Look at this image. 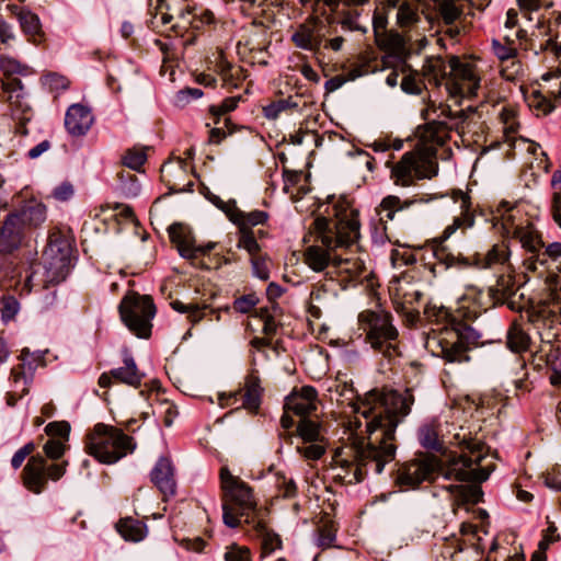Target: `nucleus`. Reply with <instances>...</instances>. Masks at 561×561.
Segmentation results:
<instances>
[{
  "instance_id": "1",
  "label": "nucleus",
  "mask_w": 561,
  "mask_h": 561,
  "mask_svg": "<svg viewBox=\"0 0 561 561\" xmlns=\"http://www.w3.org/2000/svg\"><path fill=\"white\" fill-rule=\"evenodd\" d=\"M413 402L410 390L404 393L387 389L367 392L356 409V413L366 420V438H354L334 449L331 465L341 470L335 479L354 484L363 481L369 469L381 473L385 466L396 459V430L410 413Z\"/></svg>"
},
{
  "instance_id": "2",
  "label": "nucleus",
  "mask_w": 561,
  "mask_h": 561,
  "mask_svg": "<svg viewBox=\"0 0 561 561\" xmlns=\"http://www.w3.org/2000/svg\"><path fill=\"white\" fill-rule=\"evenodd\" d=\"M454 444L461 450H468L469 455L451 456L443 466L436 455L419 454L415 458L398 466L394 484L401 490H415L423 482H433L438 472L447 479L457 481H486L495 466H482L490 448L484 442L480 422L478 420L466 421L455 433Z\"/></svg>"
},
{
  "instance_id": "3",
  "label": "nucleus",
  "mask_w": 561,
  "mask_h": 561,
  "mask_svg": "<svg viewBox=\"0 0 561 561\" xmlns=\"http://www.w3.org/2000/svg\"><path fill=\"white\" fill-rule=\"evenodd\" d=\"M332 211L328 217L319 216L311 225L313 243L301 252L306 266L314 273H325L332 268L337 249H347L360 238L359 211L345 196L330 197Z\"/></svg>"
},
{
  "instance_id": "4",
  "label": "nucleus",
  "mask_w": 561,
  "mask_h": 561,
  "mask_svg": "<svg viewBox=\"0 0 561 561\" xmlns=\"http://www.w3.org/2000/svg\"><path fill=\"white\" fill-rule=\"evenodd\" d=\"M424 316L431 323L442 325L432 330L425 341V347L447 363H461L469 359V345L477 339L474 330L462 319L459 307L451 310L444 306L428 304Z\"/></svg>"
},
{
  "instance_id": "5",
  "label": "nucleus",
  "mask_w": 561,
  "mask_h": 561,
  "mask_svg": "<svg viewBox=\"0 0 561 561\" xmlns=\"http://www.w3.org/2000/svg\"><path fill=\"white\" fill-rule=\"evenodd\" d=\"M75 252V238L71 231L53 228L42 262L32 265L24 288L30 293L33 288L46 289L64 282L72 266Z\"/></svg>"
},
{
  "instance_id": "6",
  "label": "nucleus",
  "mask_w": 561,
  "mask_h": 561,
  "mask_svg": "<svg viewBox=\"0 0 561 561\" xmlns=\"http://www.w3.org/2000/svg\"><path fill=\"white\" fill-rule=\"evenodd\" d=\"M224 523L229 527H238L241 518L251 524L256 518L257 502L253 489L240 477L233 476L228 467L219 471Z\"/></svg>"
},
{
  "instance_id": "7",
  "label": "nucleus",
  "mask_w": 561,
  "mask_h": 561,
  "mask_svg": "<svg viewBox=\"0 0 561 561\" xmlns=\"http://www.w3.org/2000/svg\"><path fill=\"white\" fill-rule=\"evenodd\" d=\"M46 220V207L31 203L12 211L0 224V256L11 255L26 247L33 232Z\"/></svg>"
},
{
  "instance_id": "8",
  "label": "nucleus",
  "mask_w": 561,
  "mask_h": 561,
  "mask_svg": "<svg viewBox=\"0 0 561 561\" xmlns=\"http://www.w3.org/2000/svg\"><path fill=\"white\" fill-rule=\"evenodd\" d=\"M84 451L103 465H113L131 454L134 438L119 427L98 423L84 436Z\"/></svg>"
},
{
  "instance_id": "9",
  "label": "nucleus",
  "mask_w": 561,
  "mask_h": 561,
  "mask_svg": "<svg viewBox=\"0 0 561 561\" xmlns=\"http://www.w3.org/2000/svg\"><path fill=\"white\" fill-rule=\"evenodd\" d=\"M357 324L358 330L365 334V342L374 351L388 357L397 353L399 331L391 312L383 309H365L358 313Z\"/></svg>"
},
{
  "instance_id": "10",
  "label": "nucleus",
  "mask_w": 561,
  "mask_h": 561,
  "mask_svg": "<svg viewBox=\"0 0 561 561\" xmlns=\"http://www.w3.org/2000/svg\"><path fill=\"white\" fill-rule=\"evenodd\" d=\"M194 11L188 0H148L152 25L168 37H183L192 27Z\"/></svg>"
},
{
  "instance_id": "11",
  "label": "nucleus",
  "mask_w": 561,
  "mask_h": 561,
  "mask_svg": "<svg viewBox=\"0 0 561 561\" xmlns=\"http://www.w3.org/2000/svg\"><path fill=\"white\" fill-rule=\"evenodd\" d=\"M332 24L324 22L319 14H309L304 22L293 28L290 42L297 48L319 54L320 50L328 49L340 51L343 48L345 38L342 35H333Z\"/></svg>"
},
{
  "instance_id": "12",
  "label": "nucleus",
  "mask_w": 561,
  "mask_h": 561,
  "mask_svg": "<svg viewBox=\"0 0 561 561\" xmlns=\"http://www.w3.org/2000/svg\"><path fill=\"white\" fill-rule=\"evenodd\" d=\"M451 198L455 203L459 204L460 215L455 216L453 224L448 225L440 237L442 241L434 248V256L439 263L446 267L472 266L471 256H465L461 253L454 254L443 244V241L448 239L457 230H467L474 225V211L472 209V201L468 193L461 190H453Z\"/></svg>"
},
{
  "instance_id": "13",
  "label": "nucleus",
  "mask_w": 561,
  "mask_h": 561,
  "mask_svg": "<svg viewBox=\"0 0 561 561\" xmlns=\"http://www.w3.org/2000/svg\"><path fill=\"white\" fill-rule=\"evenodd\" d=\"M390 169V179L400 187L416 185L419 181L432 179L437 174V163L434 161V152L420 150L416 147L405 152L399 161L387 162Z\"/></svg>"
},
{
  "instance_id": "14",
  "label": "nucleus",
  "mask_w": 561,
  "mask_h": 561,
  "mask_svg": "<svg viewBox=\"0 0 561 561\" xmlns=\"http://www.w3.org/2000/svg\"><path fill=\"white\" fill-rule=\"evenodd\" d=\"M169 238L180 254L187 259L191 264L198 268L213 270L219 268L227 263L220 255H211V251L216 248L215 242H208L205 245H195L191 230L183 224L175 222L168 229Z\"/></svg>"
},
{
  "instance_id": "15",
  "label": "nucleus",
  "mask_w": 561,
  "mask_h": 561,
  "mask_svg": "<svg viewBox=\"0 0 561 561\" xmlns=\"http://www.w3.org/2000/svg\"><path fill=\"white\" fill-rule=\"evenodd\" d=\"M119 314L123 323L140 339L151 335L152 319L156 314L153 299L149 295L128 291L121 300Z\"/></svg>"
},
{
  "instance_id": "16",
  "label": "nucleus",
  "mask_w": 561,
  "mask_h": 561,
  "mask_svg": "<svg viewBox=\"0 0 561 561\" xmlns=\"http://www.w3.org/2000/svg\"><path fill=\"white\" fill-rule=\"evenodd\" d=\"M527 321L540 336L542 343L550 344L558 336L561 324V297L549 293L546 298L530 301L526 309Z\"/></svg>"
},
{
  "instance_id": "17",
  "label": "nucleus",
  "mask_w": 561,
  "mask_h": 561,
  "mask_svg": "<svg viewBox=\"0 0 561 561\" xmlns=\"http://www.w3.org/2000/svg\"><path fill=\"white\" fill-rule=\"evenodd\" d=\"M446 88L454 96L472 98L480 88L481 77L476 64L455 55L448 56Z\"/></svg>"
},
{
  "instance_id": "18",
  "label": "nucleus",
  "mask_w": 561,
  "mask_h": 561,
  "mask_svg": "<svg viewBox=\"0 0 561 561\" xmlns=\"http://www.w3.org/2000/svg\"><path fill=\"white\" fill-rule=\"evenodd\" d=\"M0 102L8 103L12 117L16 123V133L26 135V124L33 117V108L28 102V93L20 78H2Z\"/></svg>"
},
{
  "instance_id": "19",
  "label": "nucleus",
  "mask_w": 561,
  "mask_h": 561,
  "mask_svg": "<svg viewBox=\"0 0 561 561\" xmlns=\"http://www.w3.org/2000/svg\"><path fill=\"white\" fill-rule=\"evenodd\" d=\"M67 465V461L48 465L43 456H31L21 473L22 483L30 492L39 494L48 480L58 481L66 473Z\"/></svg>"
},
{
  "instance_id": "20",
  "label": "nucleus",
  "mask_w": 561,
  "mask_h": 561,
  "mask_svg": "<svg viewBox=\"0 0 561 561\" xmlns=\"http://www.w3.org/2000/svg\"><path fill=\"white\" fill-rule=\"evenodd\" d=\"M241 100V95L229 96L219 104L209 106L208 113L215 125L209 131V142L218 145L225 138L233 136L236 133L250 136L253 134L251 128L234 124L229 116V114L238 107Z\"/></svg>"
},
{
  "instance_id": "21",
  "label": "nucleus",
  "mask_w": 561,
  "mask_h": 561,
  "mask_svg": "<svg viewBox=\"0 0 561 561\" xmlns=\"http://www.w3.org/2000/svg\"><path fill=\"white\" fill-rule=\"evenodd\" d=\"M185 154V158H170L160 169V179L172 193L190 191L194 185L191 149Z\"/></svg>"
},
{
  "instance_id": "22",
  "label": "nucleus",
  "mask_w": 561,
  "mask_h": 561,
  "mask_svg": "<svg viewBox=\"0 0 561 561\" xmlns=\"http://www.w3.org/2000/svg\"><path fill=\"white\" fill-rule=\"evenodd\" d=\"M207 198L233 222L239 229V237L250 236L253 233V227L264 226L267 224L270 215L263 210H253L250 213L242 211L234 199L222 201L215 194H208Z\"/></svg>"
},
{
  "instance_id": "23",
  "label": "nucleus",
  "mask_w": 561,
  "mask_h": 561,
  "mask_svg": "<svg viewBox=\"0 0 561 561\" xmlns=\"http://www.w3.org/2000/svg\"><path fill=\"white\" fill-rule=\"evenodd\" d=\"M561 68H558L556 72H547L541 77L543 82H550L552 79L556 82L546 85L539 84L538 89H534L526 100L529 108L536 114V116H546L550 114L557 106V102L561 100Z\"/></svg>"
},
{
  "instance_id": "24",
  "label": "nucleus",
  "mask_w": 561,
  "mask_h": 561,
  "mask_svg": "<svg viewBox=\"0 0 561 561\" xmlns=\"http://www.w3.org/2000/svg\"><path fill=\"white\" fill-rule=\"evenodd\" d=\"M517 290L515 271L513 266H506L496 276L495 284L489 287L491 306L506 305L512 311H522L525 306L520 299H516Z\"/></svg>"
},
{
  "instance_id": "25",
  "label": "nucleus",
  "mask_w": 561,
  "mask_h": 561,
  "mask_svg": "<svg viewBox=\"0 0 561 561\" xmlns=\"http://www.w3.org/2000/svg\"><path fill=\"white\" fill-rule=\"evenodd\" d=\"M365 272L366 266L360 257H342L337 254L332 268L327 272V279L335 280L342 289H347L360 284Z\"/></svg>"
},
{
  "instance_id": "26",
  "label": "nucleus",
  "mask_w": 561,
  "mask_h": 561,
  "mask_svg": "<svg viewBox=\"0 0 561 561\" xmlns=\"http://www.w3.org/2000/svg\"><path fill=\"white\" fill-rule=\"evenodd\" d=\"M512 237L520 243L528 256L524 260L523 265L528 272L537 271L536 255L540 254L545 248L541 232L533 225L517 226Z\"/></svg>"
},
{
  "instance_id": "27",
  "label": "nucleus",
  "mask_w": 561,
  "mask_h": 561,
  "mask_svg": "<svg viewBox=\"0 0 561 561\" xmlns=\"http://www.w3.org/2000/svg\"><path fill=\"white\" fill-rule=\"evenodd\" d=\"M243 392V407L249 410H257L260 405L263 389L261 380L254 373L249 374L244 380L243 389H239L229 393H219L218 401L221 407H228L230 403H236L238 397Z\"/></svg>"
},
{
  "instance_id": "28",
  "label": "nucleus",
  "mask_w": 561,
  "mask_h": 561,
  "mask_svg": "<svg viewBox=\"0 0 561 561\" xmlns=\"http://www.w3.org/2000/svg\"><path fill=\"white\" fill-rule=\"evenodd\" d=\"M450 130L451 128L444 122H428L419 127V142L415 147L420 150L433 151L434 161H436L437 148L447 142Z\"/></svg>"
},
{
  "instance_id": "29",
  "label": "nucleus",
  "mask_w": 561,
  "mask_h": 561,
  "mask_svg": "<svg viewBox=\"0 0 561 561\" xmlns=\"http://www.w3.org/2000/svg\"><path fill=\"white\" fill-rule=\"evenodd\" d=\"M427 201L428 198H426L425 194H415L405 199H401L397 195L385 196L376 207V213L379 216V222L382 226L383 231H387V224L392 221L398 213L408 209L415 204L425 203Z\"/></svg>"
},
{
  "instance_id": "30",
  "label": "nucleus",
  "mask_w": 561,
  "mask_h": 561,
  "mask_svg": "<svg viewBox=\"0 0 561 561\" xmlns=\"http://www.w3.org/2000/svg\"><path fill=\"white\" fill-rule=\"evenodd\" d=\"M251 524L252 527L248 531L250 537L259 542L260 559H264L282 549L283 540L280 536L265 520L254 519Z\"/></svg>"
},
{
  "instance_id": "31",
  "label": "nucleus",
  "mask_w": 561,
  "mask_h": 561,
  "mask_svg": "<svg viewBox=\"0 0 561 561\" xmlns=\"http://www.w3.org/2000/svg\"><path fill=\"white\" fill-rule=\"evenodd\" d=\"M317 390L311 386H304L299 391L290 393L285 401L287 412L302 417L309 416L317 410Z\"/></svg>"
},
{
  "instance_id": "32",
  "label": "nucleus",
  "mask_w": 561,
  "mask_h": 561,
  "mask_svg": "<svg viewBox=\"0 0 561 561\" xmlns=\"http://www.w3.org/2000/svg\"><path fill=\"white\" fill-rule=\"evenodd\" d=\"M142 374L138 370L136 363L133 358L128 357L124 360V366L112 369L108 373H103L98 380L102 388H108L112 380L129 385L131 387H139L141 385Z\"/></svg>"
},
{
  "instance_id": "33",
  "label": "nucleus",
  "mask_w": 561,
  "mask_h": 561,
  "mask_svg": "<svg viewBox=\"0 0 561 561\" xmlns=\"http://www.w3.org/2000/svg\"><path fill=\"white\" fill-rule=\"evenodd\" d=\"M511 250L505 241L493 244L485 254L476 253L471 256L472 266L478 268H495L505 270L512 266L510 263Z\"/></svg>"
},
{
  "instance_id": "34",
  "label": "nucleus",
  "mask_w": 561,
  "mask_h": 561,
  "mask_svg": "<svg viewBox=\"0 0 561 561\" xmlns=\"http://www.w3.org/2000/svg\"><path fill=\"white\" fill-rule=\"evenodd\" d=\"M484 294L481 289L476 287H469L466 294L459 299L458 307L463 316L462 319L467 325L471 327V323L491 306L486 305L484 300Z\"/></svg>"
},
{
  "instance_id": "35",
  "label": "nucleus",
  "mask_w": 561,
  "mask_h": 561,
  "mask_svg": "<svg viewBox=\"0 0 561 561\" xmlns=\"http://www.w3.org/2000/svg\"><path fill=\"white\" fill-rule=\"evenodd\" d=\"M238 248L244 249L249 253L255 275L262 280H267L270 277L267 259L256 242L254 232L250 236L239 237Z\"/></svg>"
},
{
  "instance_id": "36",
  "label": "nucleus",
  "mask_w": 561,
  "mask_h": 561,
  "mask_svg": "<svg viewBox=\"0 0 561 561\" xmlns=\"http://www.w3.org/2000/svg\"><path fill=\"white\" fill-rule=\"evenodd\" d=\"M94 117L91 110L82 104H72L65 117V126L69 134L73 136L84 135L92 126Z\"/></svg>"
},
{
  "instance_id": "37",
  "label": "nucleus",
  "mask_w": 561,
  "mask_h": 561,
  "mask_svg": "<svg viewBox=\"0 0 561 561\" xmlns=\"http://www.w3.org/2000/svg\"><path fill=\"white\" fill-rule=\"evenodd\" d=\"M151 481L162 494H174V469L169 458L162 457L158 460L151 472Z\"/></svg>"
},
{
  "instance_id": "38",
  "label": "nucleus",
  "mask_w": 561,
  "mask_h": 561,
  "mask_svg": "<svg viewBox=\"0 0 561 561\" xmlns=\"http://www.w3.org/2000/svg\"><path fill=\"white\" fill-rule=\"evenodd\" d=\"M215 71L220 77L222 87L227 89L239 88L247 79V70L241 66L232 65L222 57L216 62Z\"/></svg>"
},
{
  "instance_id": "39",
  "label": "nucleus",
  "mask_w": 561,
  "mask_h": 561,
  "mask_svg": "<svg viewBox=\"0 0 561 561\" xmlns=\"http://www.w3.org/2000/svg\"><path fill=\"white\" fill-rule=\"evenodd\" d=\"M449 66L440 56H432L426 59L422 67V76L428 83L438 87L443 81H447Z\"/></svg>"
},
{
  "instance_id": "40",
  "label": "nucleus",
  "mask_w": 561,
  "mask_h": 561,
  "mask_svg": "<svg viewBox=\"0 0 561 561\" xmlns=\"http://www.w3.org/2000/svg\"><path fill=\"white\" fill-rule=\"evenodd\" d=\"M20 26L27 42L36 46H46V34L39 18L35 13L30 11L27 14L21 16Z\"/></svg>"
},
{
  "instance_id": "41",
  "label": "nucleus",
  "mask_w": 561,
  "mask_h": 561,
  "mask_svg": "<svg viewBox=\"0 0 561 561\" xmlns=\"http://www.w3.org/2000/svg\"><path fill=\"white\" fill-rule=\"evenodd\" d=\"M474 484H459L448 486V491L455 494L454 505L457 507L468 504L476 505L482 501L483 491L478 484L479 482L471 481Z\"/></svg>"
},
{
  "instance_id": "42",
  "label": "nucleus",
  "mask_w": 561,
  "mask_h": 561,
  "mask_svg": "<svg viewBox=\"0 0 561 561\" xmlns=\"http://www.w3.org/2000/svg\"><path fill=\"white\" fill-rule=\"evenodd\" d=\"M170 306L172 307L173 310L186 314V319L193 325L199 323L207 316V312H215L206 304H185L179 299L172 300L170 302Z\"/></svg>"
},
{
  "instance_id": "43",
  "label": "nucleus",
  "mask_w": 561,
  "mask_h": 561,
  "mask_svg": "<svg viewBox=\"0 0 561 561\" xmlns=\"http://www.w3.org/2000/svg\"><path fill=\"white\" fill-rule=\"evenodd\" d=\"M500 121L503 124V133L506 142H508L511 148L515 149L516 141L519 138L517 137V133L520 127L516 110L511 106H504L500 113Z\"/></svg>"
},
{
  "instance_id": "44",
  "label": "nucleus",
  "mask_w": 561,
  "mask_h": 561,
  "mask_svg": "<svg viewBox=\"0 0 561 561\" xmlns=\"http://www.w3.org/2000/svg\"><path fill=\"white\" fill-rule=\"evenodd\" d=\"M506 345L514 353H524L530 346V336L524 330L522 323L513 321L506 335Z\"/></svg>"
},
{
  "instance_id": "45",
  "label": "nucleus",
  "mask_w": 561,
  "mask_h": 561,
  "mask_svg": "<svg viewBox=\"0 0 561 561\" xmlns=\"http://www.w3.org/2000/svg\"><path fill=\"white\" fill-rule=\"evenodd\" d=\"M375 43L385 53L391 56H401L405 50L404 38L397 32L387 31L375 36Z\"/></svg>"
},
{
  "instance_id": "46",
  "label": "nucleus",
  "mask_w": 561,
  "mask_h": 561,
  "mask_svg": "<svg viewBox=\"0 0 561 561\" xmlns=\"http://www.w3.org/2000/svg\"><path fill=\"white\" fill-rule=\"evenodd\" d=\"M385 65L383 60H379L375 56H370L369 54H360L357 60L352 65L348 72V79L355 80L359 77L366 76L368 73H373L377 71L380 67Z\"/></svg>"
},
{
  "instance_id": "47",
  "label": "nucleus",
  "mask_w": 561,
  "mask_h": 561,
  "mask_svg": "<svg viewBox=\"0 0 561 561\" xmlns=\"http://www.w3.org/2000/svg\"><path fill=\"white\" fill-rule=\"evenodd\" d=\"M116 529L126 540L140 541L145 538L146 527L142 523L131 517L121 518Z\"/></svg>"
},
{
  "instance_id": "48",
  "label": "nucleus",
  "mask_w": 561,
  "mask_h": 561,
  "mask_svg": "<svg viewBox=\"0 0 561 561\" xmlns=\"http://www.w3.org/2000/svg\"><path fill=\"white\" fill-rule=\"evenodd\" d=\"M336 525L328 513H324L318 523V545L325 549L333 546L336 535Z\"/></svg>"
},
{
  "instance_id": "49",
  "label": "nucleus",
  "mask_w": 561,
  "mask_h": 561,
  "mask_svg": "<svg viewBox=\"0 0 561 561\" xmlns=\"http://www.w3.org/2000/svg\"><path fill=\"white\" fill-rule=\"evenodd\" d=\"M538 35L536 33L528 34V32L518 26L513 31H506L503 37H510L513 39V45L516 47L517 50L522 53H527L530 50H535L536 54H539L538 50H536L535 46V37Z\"/></svg>"
},
{
  "instance_id": "50",
  "label": "nucleus",
  "mask_w": 561,
  "mask_h": 561,
  "mask_svg": "<svg viewBox=\"0 0 561 561\" xmlns=\"http://www.w3.org/2000/svg\"><path fill=\"white\" fill-rule=\"evenodd\" d=\"M336 23L343 31L346 32H362L366 33V27L359 23L360 11L358 9H351L345 7L339 11Z\"/></svg>"
},
{
  "instance_id": "51",
  "label": "nucleus",
  "mask_w": 561,
  "mask_h": 561,
  "mask_svg": "<svg viewBox=\"0 0 561 561\" xmlns=\"http://www.w3.org/2000/svg\"><path fill=\"white\" fill-rule=\"evenodd\" d=\"M492 50L496 58L504 62L512 60L513 57H518L519 50L513 45V39L510 37H503V42L499 39L492 41Z\"/></svg>"
},
{
  "instance_id": "52",
  "label": "nucleus",
  "mask_w": 561,
  "mask_h": 561,
  "mask_svg": "<svg viewBox=\"0 0 561 561\" xmlns=\"http://www.w3.org/2000/svg\"><path fill=\"white\" fill-rule=\"evenodd\" d=\"M296 431L297 435L308 443L318 442L320 437V424L308 416L300 419Z\"/></svg>"
},
{
  "instance_id": "53",
  "label": "nucleus",
  "mask_w": 561,
  "mask_h": 561,
  "mask_svg": "<svg viewBox=\"0 0 561 561\" xmlns=\"http://www.w3.org/2000/svg\"><path fill=\"white\" fill-rule=\"evenodd\" d=\"M275 488L278 497L293 499L297 495L296 482L294 479L287 478L283 472L275 473Z\"/></svg>"
},
{
  "instance_id": "54",
  "label": "nucleus",
  "mask_w": 561,
  "mask_h": 561,
  "mask_svg": "<svg viewBox=\"0 0 561 561\" xmlns=\"http://www.w3.org/2000/svg\"><path fill=\"white\" fill-rule=\"evenodd\" d=\"M420 21L417 10L410 3L403 2L399 5L397 13V23L400 27H411Z\"/></svg>"
},
{
  "instance_id": "55",
  "label": "nucleus",
  "mask_w": 561,
  "mask_h": 561,
  "mask_svg": "<svg viewBox=\"0 0 561 561\" xmlns=\"http://www.w3.org/2000/svg\"><path fill=\"white\" fill-rule=\"evenodd\" d=\"M219 20L210 9H203L199 13L194 11V19L192 23V30H203L204 27L215 28Z\"/></svg>"
},
{
  "instance_id": "56",
  "label": "nucleus",
  "mask_w": 561,
  "mask_h": 561,
  "mask_svg": "<svg viewBox=\"0 0 561 561\" xmlns=\"http://www.w3.org/2000/svg\"><path fill=\"white\" fill-rule=\"evenodd\" d=\"M301 5H307L308 3H312V13L317 14V12L320 10V7L327 8L330 12V14L327 18V22L329 24H333L335 22V19L333 16L334 13L337 12L339 7L342 2V0H299Z\"/></svg>"
},
{
  "instance_id": "57",
  "label": "nucleus",
  "mask_w": 561,
  "mask_h": 561,
  "mask_svg": "<svg viewBox=\"0 0 561 561\" xmlns=\"http://www.w3.org/2000/svg\"><path fill=\"white\" fill-rule=\"evenodd\" d=\"M0 69L3 71V77L18 78L15 75L27 71V67L21 65L16 59L7 56H0Z\"/></svg>"
},
{
  "instance_id": "58",
  "label": "nucleus",
  "mask_w": 561,
  "mask_h": 561,
  "mask_svg": "<svg viewBox=\"0 0 561 561\" xmlns=\"http://www.w3.org/2000/svg\"><path fill=\"white\" fill-rule=\"evenodd\" d=\"M226 561H252V552L250 548L245 546H239L238 543H231L227 547L225 552Z\"/></svg>"
},
{
  "instance_id": "59",
  "label": "nucleus",
  "mask_w": 561,
  "mask_h": 561,
  "mask_svg": "<svg viewBox=\"0 0 561 561\" xmlns=\"http://www.w3.org/2000/svg\"><path fill=\"white\" fill-rule=\"evenodd\" d=\"M117 179L121 182L122 190L126 191L128 194L137 193L138 186L135 171L123 168L117 172Z\"/></svg>"
},
{
  "instance_id": "60",
  "label": "nucleus",
  "mask_w": 561,
  "mask_h": 561,
  "mask_svg": "<svg viewBox=\"0 0 561 561\" xmlns=\"http://www.w3.org/2000/svg\"><path fill=\"white\" fill-rule=\"evenodd\" d=\"M145 162L146 154L141 150L129 149L123 157V165L133 171H139Z\"/></svg>"
},
{
  "instance_id": "61",
  "label": "nucleus",
  "mask_w": 561,
  "mask_h": 561,
  "mask_svg": "<svg viewBox=\"0 0 561 561\" xmlns=\"http://www.w3.org/2000/svg\"><path fill=\"white\" fill-rule=\"evenodd\" d=\"M45 433L54 439L68 440L70 425L66 421L50 422L46 425Z\"/></svg>"
},
{
  "instance_id": "62",
  "label": "nucleus",
  "mask_w": 561,
  "mask_h": 561,
  "mask_svg": "<svg viewBox=\"0 0 561 561\" xmlns=\"http://www.w3.org/2000/svg\"><path fill=\"white\" fill-rule=\"evenodd\" d=\"M43 83L51 92H58L68 89L70 81L62 75L50 72L44 76Z\"/></svg>"
},
{
  "instance_id": "63",
  "label": "nucleus",
  "mask_w": 561,
  "mask_h": 561,
  "mask_svg": "<svg viewBox=\"0 0 561 561\" xmlns=\"http://www.w3.org/2000/svg\"><path fill=\"white\" fill-rule=\"evenodd\" d=\"M517 58L501 62V76L507 81H515L522 73V64Z\"/></svg>"
},
{
  "instance_id": "64",
  "label": "nucleus",
  "mask_w": 561,
  "mask_h": 561,
  "mask_svg": "<svg viewBox=\"0 0 561 561\" xmlns=\"http://www.w3.org/2000/svg\"><path fill=\"white\" fill-rule=\"evenodd\" d=\"M561 256V243L552 242L548 245L545 244V248L541 250L540 254L536 255L537 266L546 265L548 260L551 259L556 261Z\"/></svg>"
}]
</instances>
